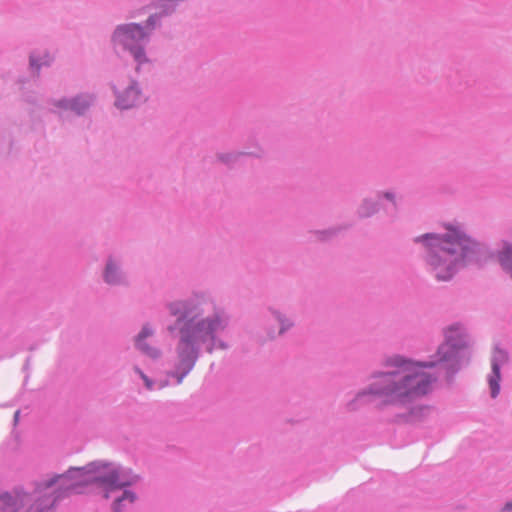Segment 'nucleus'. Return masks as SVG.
Returning a JSON list of instances; mask_svg holds the SVG:
<instances>
[{"label": "nucleus", "mask_w": 512, "mask_h": 512, "mask_svg": "<svg viewBox=\"0 0 512 512\" xmlns=\"http://www.w3.org/2000/svg\"><path fill=\"white\" fill-rule=\"evenodd\" d=\"M466 347L463 329L459 325H453L446 331L445 342L437 352V361L414 362L402 356H393L386 361V366L391 370L378 375L368 392L360 393L358 399L361 400L368 394L377 404L406 405L431 390L435 377L427 373L426 368L435 366L437 362L453 359Z\"/></svg>", "instance_id": "nucleus-1"}, {"label": "nucleus", "mask_w": 512, "mask_h": 512, "mask_svg": "<svg viewBox=\"0 0 512 512\" xmlns=\"http://www.w3.org/2000/svg\"><path fill=\"white\" fill-rule=\"evenodd\" d=\"M133 478L126 476L110 464L90 463L83 468H72L66 474L55 475L37 483L33 495L21 491L0 495V512H44L65 492L75 491L97 483L108 498L111 492L129 486Z\"/></svg>", "instance_id": "nucleus-2"}, {"label": "nucleus", "mask_w": 512, "mask_h": 512, "mask_svg": "<svg viewBox=\"0 0 512 512\" xmlns=\"http://www.w3.org/2000/svg\"><path fill=\"white\" fill-rule=\"evenodd\" d=\"M168 308L171 315L177 317L179 325L180 340L177 345V353L179 369L182 373L178 377V383H181L197 359L200 344L209 342L208 352L227 348L226 343L215 339V333L223 330L227 322L220 315L199 318V314L183 301H174L169 304Z\"/></svg>", "instance_id": "nucleus-3"}, {"label": "nucleus", "mask_w": 512, "mask_h": 512, "mask_svg": "<svg viewBox=\"0 0 512 512\" xmlns=\"http://www.w3.org/2000/svg\"><path fill=\"white\" fill-rule=\"evenodd\" d=\"M421 240L429 251V264L435 276L440 281L449 280L459 259H465L472 251L474 243L455 229L447 232L445 237L435 234H426Z\"/></svg>", "instance_id": "nucleus-4"}, {"label": "nucleus", "mask_w": 512, "mask_h": 512, "mask_svg": "<svg viewBox=\"0 0 512 512\" xmlns=\"http://www.w3.org/2000/svg\"><path fill=\"white\" fill-rule=\"evenodd\" d=\"M147 36L144 29L137 24L119 26L114 32L113 39L116 43L130 50L138 62L145 60V54L138 44Z\"/></svg>", "instance_id": "nucleus-5"}, {"label": "nucleus", "mask_w": 512, "mask_h": 512, "mask_svg": "<svg viewBox=\"0 0 512 512\" xmlns=\"http://www.w3.org/2000/svg\"><path fill=\"white\" fill-rule=\"evenodd\" d=\"M507 361V354L501 349H495L492 357V373L489 378L491 396L495 398L500 391V364Z\"/></svg>", "instance_id": "nucleus-6"}, {"label": "nucleus", "mask_w": 512, "mask_h": 512, "mask_svg": "<svg viewBox=\"0 0 512 512\" xmlns=\"http://www.w3.org/2000/svg\"><path fill=\"white\" fill-rule=\"evenodd\" d=\"M139 100V92L134 87H129L122 95L117 96L116 105L122 109L133 107Z\"/></svg>", "instance_id": "nucleus-7"}, {"label": "nucleus", "mask_w": 512, "mask_h": 512, "mask_svg": "<svg viewBox=\"0 0 512 512\" xmlns=\"http://www.w3.org/2000/svg\"><path fill=\"white\" fill-rule=\"evenodd\" d=\"M152 333L153 332L150 328L143 327L142 331L140 332L136 339V345L142 352H144L150 357L155 358L159 356V351L156 348L150 347L145 343V339L151 336Z\"/></svg>", "instance_id": "nucleus-8"}, {"label": "nucleus", "mask_w": 512, "mask_h": 512, "mask_svg": "<svg viewBox=\"0 0 512 512\" xmlns=\"http://www.w3.org/2000/svg\"><path fill=\"white\" fill-rule=\"evenodd\" d=\"M498 261L501 267L512 275V244H504L498 253Z\"/></svg>", "instance_id": "nucleus-9"}, {"label": "nucleus", "mask_w": 512, "mask_h": 512, "mask_svg": "<svg viewBox=\"0 0 512 512\" xmlns=\"http://www.w3.org/2000/svg\"><path fill=\"white\" fill-rule=\"evenodd\" d=\"M135 500V495L128 490H125L121 497L115 499L113 510L114 512H120L121 507H125L126 504H132Z\"/></svg>", "instance_id": "nucleus-10"}, {"label": "nucleus", "mask_w": 512, "mask_h": 512, "mask_svg": "<svg viewBox=\"0 0 512 512\" xmlns=\"http://www.w3.org/2000/svg\"><path fill=\"white\" fill-rule=\"evenodd\" d=\"M105 281L110 284H116L120 281L117 268L112 261H109L106 265Z\"/></svg>", "instance_id": "nucleus-11"}, {"label": "nucleus", "mask_w": 512, "mask_h": 512, "mask_svg": "<svg viewBox=\"0 0 512 512\" xmlns=\"http://www.w3.org/2000/svg\"><path fill=\"white\" fill-rule=\"evenodd\" d=\"M89 104L90 102L86 98L78 97L71 104V109L80 114L89 106Z\"/></svg>", "instance_id": "nucleus-12"}, {"label": "nucleus", "mask_w": 512, "mask_h": 512, "mask_svg": "<svg viewBox=\"0 0 512 512\" xmlns=\"http://www.w3.org/2000/svg\"><path fill=\"white\" fill-rule=\"evenodd\" d=\"M136 371L139 373L140 377L143 379L146 387L148 389H152V382L151 380L140 370L136 369Z\"/></svg>", "instance_id": "nucleus-13"}, {"label": "nucleus", "mask_w": 512, "mask_h": 512, "mask_svg": "<svg viewBox=\"0 0 512 512\" xmlns=\"http://www.w3.org/2000/svg\"><path fill=\"white\" fill-rule=\"evenodd\" d=\"M30 64L32 67H35L37 70L40 68V64L36 62V59L34 56H31L30 58Z\"/></svg>", "instance_id": "nucleus-14"}, {"label": "nucleus", "mask_w": 512, "mask_h": 512, "mask_svg": "<svg viewBox=\"0 0 512 512\" xmlns=\"http://www.w3.org/2000/svg\"><path fill=\"white\" fill-rule=\"evenodd\" d=\"M505 510H507V511H511V510H512V501H511V502L506 503V505H505Z\"/></svg>", "instance_id": "nucleus-15"}, {"label": "nucleus", "mask_w": 512, "mask_h": 512, "mask_svg": "<svg viewBox=\"0 0 512 512\" xmlns=\"http://www.w3.org/2000/svg\"><path fill=\"white\" fill-rule=\"evenodd\" d=\"M147 23H148L151 27H153V25H154V23H153V17H150V18L148 19Z\"/></svg>", "instance_id": "nucleus-16"}, {"label": "nucleus", "mask_w": 512, "mask_h": 512, "mask_svg": "<svg viewBox=\"0 0 512 512\" xmlns=\"http://www.w3.org/2000/svg\"><path fill=\"white\" fill-rule=\"evenodd\" d=\"M14 418H15V421H17V420H18V418H19V411H16V412H15Z\"/></svg>", "instance_id": "nucleus-17"}, {"label": "nucleus", "mask_w": 512, "mask_h": 512, "mask_svg": "<svg viewBox=\"0 0 512 512\" xmlns=\"http://www.w3.org/2000/svg\"><path fill=\"white\" fill-rule=\"evenodd\" d=\"M168 330H169L170 332H172V331L174 330V327L169 326V327H168Z\"/></svg>", "instance_id": "nucleus-18"}, {"label": "nucleus", "mask_w": 512, "mask_h": 512, "mask_svg": "<svg viewBox=\"0 0 512 512\" xmlns=\"http://www.w3.org/2000/svg\"><path fill=\"white\" fill-rule=\"evenodd\" d=\"M385 196L389 199H392V196L389 193H387Z\"/></svg>", "instance_id": "nucleus-19"}]
</instances>
